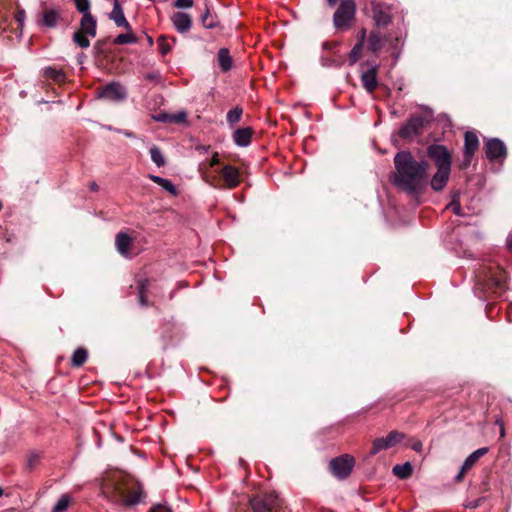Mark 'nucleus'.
Returning a JSON list of instances; mask_svg holds the SVG:
<instances>
[{
	"label": "nucleus",
	"instance_id": "obj_9",
	"mask_svg": "<svg viewBox=\"0 0 512 512\" xmlns=\"http://www.w3.org/2000/svg\"><path fill=\"white\" fill-rule=\"evenodd\" d=\"M486 156L490 161L504 159L507 154V149L503 141L498 138L490 139L486 145Z\"/></svg>",
	"mask_w": 512,
	"mask_h": 512
},
{
	"label": "nucleus",
	"instance_id": "obj_59",
	"mask_svg": "<svg viewBox=\"0 0 512 512\" xmlns=\"http://www.w3.org/2000/svg\"><path fill=\"white\" fill-rule=\"evenodd\" d=\"M3 495V490L2 488L0 487V497Z\"/></svg>",
	"mask_w": 512,
	"mask_h": 512
},
{
	"label": "nucleus",
	"instance_id": "obj_25",
	"mask_svg": "<svg viewBox=\"0 0 512 512\" xmlns=\"http://www.w3.org/2000/svg\"><path fill=\"white\" fill-rule=\"evenodd\" d=\"M148 178L150 180H152L154 183L158 184L161 188H163L170 194H172V195L177 194V189H176L175 185L170 180H168L166 178H162L160 176L153 175V174H149Z\"/></svg>",
	"mask_w": 512,
	"mask_h": 512
},
{
	"label": "nucleus",
	"instance_id": "obj_1",
	"mask_svg": "<svg viewBox=\"0 0 512 512\" xmlns=\"http://www.w3.org/2000/svg\"><path fill=\"white\" fill-rule=\"evenodd\" d=\"M395 172L392 184L409 195H419L428 184V162L416 160L410 151H399L394 156Z\"/></svg>",
	"mask_w": 512,
	"mask_h": 512
},
{
	"label": "nucleus",
	"instance_id": "obj_58",
	"mask_svg": "<svg viewBox=\"0 0 512 512\" xmlns=\"http://www.w3.org/2000/svg\"><path fill=\"white\" fill-rule=\"evenodd\" d=\"M83 57H84V54H81V55L79 56V58H80V59H78V62H81V60H83Z\"/></svg>",
	"mask_w": 512,
	"mask_h": 512
},
{
	"label": "nucleus",
	"instance_id": "obj_13",
	"mask_svg": "<svg viewBox=\"0 0 512 512\" xmlns=\"http://www.w3.org/2000/svg\"><path fill=\"white\" fill-rule=\"evenodd\" d=\"M451 174V168H437L436 173L430 180L432 190L439 192L446 186Z\"/></svg>",
	"mask_w": 512,
	"mask_h": 512
},
{
	"label": "nucleus",
	"instance_id": "obj_54",
	"mask_svg": "<svg viewBox=\"0 0 512 512\" xmlns=\"http://www.w3.org/2000/svg\"><path fill=\"white\" fill-rule=\"evenodd\" d=\"M338 0H327L328 4L330 6H334L337 3Z\"/></svg>",
	"mask_w": 512,
	"mask_h": 512
},
{
	"label": "nucleus",
	"instance_id": "obj_53",
	"mask_svg": "<svg viewBox=\"0 0 512 512\" xmlns=\"http://www.w3.org/2000/svg\"><path fill=\"white\" fill-rule=\"evenodd\" d=\"M90 189H91L92 191H98V185H97L95 182H93V183H91V185H90Z\"/></svg>",
	"mask_w": 512,
	"mask_h": 512
},
{
	"label": "nucleus",
	"instance_id": "obj_21",
	"mask_svg": "<svg viewBox=\"0 0 512 512\" xmlns=\"http://www.w3.org/2000/svg\"><path fill=\"white\" fill-rule=\"evenodd\" d=\"M253 130L250 127L240 128L234 131L232 137L234 143L239 147H247L251 143Z\"/></svg>",
	"mask_w": 512,
	"mask_h": 512
},
{
	"label": "nucleus",
	"instance_id": "obj_56",
	"mask_svg": "<svg viewBox=\"0 0 512 512\" xmlns=\"http://www.w3.org/2000/svg\"><path fill=\"white\" fill-rule=\"evenodd\" d=\"M83 57H84V54H81V55L79 56V58H80V59H78V62H81V60H83Z\"/></svg>",
	"mask_w": 512,
	"mask_h": 512
},
{
	"label": "nucleus",
	"instance_id": "obj_22",
	"mask_svg": "<svg viewBox=\"0 0 512 512\" xmlns=\"http://www.w3.org/2000/svg\"><path fill=\"white\" fill-rule=\"evenodd\" d=\"M385 44V39L380 35L379 31L373 30L368 37V49L377 54Z\"/></svg>",
	"mask_w": 512,
	"mask_h": 512
},
{
	"label": "nucleus",
	"instance_id": "obj_55",
	"mask_svg": "<svg viewBox=\"0 0 512 512\" xmlns=\"http://www.w3.org/2000/svg\"><path fill=\"white\" fill-rule=\"evenodd\" d=\"M507 245L510 249H512V237L508 239Z\"/></svg>",
	"mask_w": 512,
	"mask_h": 512
},
{
	"label": "nucleus",
	"instance_id": "obj_43",
	"mask_svg": "<svg viewBox=\"0 0 512 512\" xmlns=\"http://www.w3.org/2000/svg\"><path fill=\"white\" fill-rule=\"evenodd\" d=\"M472 157H473L472 154H465V152H464L463 153V160L460 163V168L461 169H467L470 166L471 162H472Z\"/></svg>",
	"mask_w": 512,
	"mask_h": 512
},
{
	"label": "nucleus",
	"instance_id": "obj_28",
	"mask_svg": "<svg viewBox=\"0 0 512 512\" xmlns=\"http://www.w3.org/2000/svg\"><path fill=\"white\" fill-rule=\"evenodd\" d=\"M87 358H88L87 350L84 348H78L74 351V353L72 355V359H71L72 365L75 367H80L86 362Z\"/></svg>",
	"mask_w": 512,
	"mask_h": 512
},
{
	"label": "nucleus",
	"instance_id": "obj_38",
	"mask_svg": "<svg viewBox=\"0 0 512 512\" xmlns=\"http://www.w3.org/2000/svg\"><path fill=\"white\" fill-rule=\"evenodd\" d=\"M148 287V280H142L139 282L138 290H139V303L141 306L146 307L148 306V300L146 298V290Z\"/></svg>",
	"mask_w": 512,
	"mask_h": 512
},
{
	"label": "nucleus",
	"instance_id": "obj_60",
	"mask_svg": "<svg viewBox=\"0 0 512 512\" xmlns=\"http://www.w3.org/2000/svg\"><path fill=\"white\" fill-rule=\"evenodd\" d=\"M173 296H174V292H171V294H170V299H172V298H173Z\"/></svg>",
	"mask_w": 512,
	"mask_h": 512
},
{
	"label": "nucleus",
	"instance_id": "obj_31",
	"mask_svg": "<svg viewBox=\"0 0 512 512\" xmlns=\"http://www.w3.org/2000/svg\"><path fill=\"white\" fill-rule=\"evenodd\" d=\"M44 75L47 78L53 79L54 81H57V82H61L65 78V75H64V73L61 70L56 69V68L51 67V66L46 67L44 69Z\"/></svg>",
	"mask_w": 512,
	"mask_h": 512
},
{
	"label": "nucleus",
	"instance_id": "obj_26",
	"mask_svg": "<svg viewBox=\"0 0 512 512\" xmlns=\"http://www.w3.org/2000/svg\"><path fill=\"white\" fill-rule=\"evenodd\" d=\"M488 452V448L487 447H482V448H479L477 450H475L473 453H471L464 461L463 463V466H464V470H469L471 469L475 464L476 462L482 457L484 456L486 453Z\"/></svg>",
	"mask_w": 512,
	"mask_h": 512
},
{
	"label": "nucleus",
	"instance_id": "obj_33",
	"mask_svg": "<svg viewBox=\"0 0 512 512\" xmlns=\"http://www.w3.org/2000/svg\"><path fill=\"white\" fill-rule=\"evenodd\" d=\"M136 42L137 38L131 33V31H128V33L125 34H119L114 39V43L117 45L134 44Z\"/></svg>",
	"mask_w": 512,
	"mask_h": 512
},
{
	"label": "nucleus",
	"instance_id": "obj_48",
	"mask_svg": "<svg viewBox=\"0 0 512 512\" xmlns=\"http://www.w3.org/2000/svg\"><path fill=\"white\" fill-rule=\"evenodd\" d=\"M358 37H359V39H358L357 43H361L363 45L365 37H366V29H364V28L361 29V31L359 32Z\"/></svg>",
	"mask_w": 512,
	"mask_h": 512
},
{
	"label": "nucleus",
	"instance_id": "obj_24",
	"mask_svg": "<svg viewBox=\"0 0 512 512\" xmlns=\"http://www.w3.org/2000/svg\"><path fill=\"white\" fill-rule=\"evenodd\" d=\"M218 65L221 71L227 72L232 68V58L227 48H221L217 54Z\"/></svg>",
	"mask_w": 512,
	"mask_h": 512
},
{
	"label": "nucleus",
	"instance_id": "obj_23",
	"mask_svg": "<svg viewBox=\"0 0 512 512\" xmlns=\"http://www.w3.org/2000/svg\"><path fill=\"white\" fill-rule=\"evenodd\" d=\"M479 140L474 132L468 131L465 133L464 138V152L465 154H472L478 150Z\"/></svg>",
	"mask_w": 512,
	"mask_h": 512
},
{
	"label": "nucleus",
	"instance_id": "obj_7",
	"mask_svg": "<svg viewBox=\"0 0 512 512\" xmlns=\"http://www.w3.org/2000/svg\"><path fill=\"white\" fill-rule=\"evenodd\" d=\"M427 155L435 162L437 168H451L452 157L444 145H430L427 148Z\"/></svg>",
	"mask_w": 512,
	"mask_h": 512
},
{
	"label": "nucleus",
	"instance_id": "obj_3",
	"mask_svg": "<svg viewBox=\"0 0 512 512\" xmlns=\"http://www.w3.org/2000/svg\"><path fill=\"white\" fill-rule=\"evenodd\" d=\"M477 278L479 283L489 288L502 290L505 287L503 272L498 266H483L478 272Z\"/></svg>",
	"mask_w": 512,
	"mask_h": 512
},
{
	"label": "nucleus",
	"instance_id": "obj_51",
	"mask_svg": "<svg viewBox=\"0 0 512 512\" xmlns=\"http://www.w3.org/2000/svg\"><path fill=\"white\" fill-rule=\"evenodd\" d=\"M24 19H25V11H23V10H22V11H19V12L17 13V20H18L20 23H22V22L24 21Z\"/></svg>",
	"mask_w": 512,
	"mask_h": 512
},
{
	"label": "nucleus",
	"instance_id": "obj_41",
	"mask_svg": "<svg viewBox=\"0 0 512 512\" xmlns=\"http://www.w3.org/2000/svg\"><path fill=\"white\" fill-rule=\"evenodd\" d=\"M447 209H450L454 214L461 216L462 215V208L460 205V202L453 198V200L447 205Z\"/></svg>",
	"mask_w": 512,
	"mask_h": 512
},
{
	"label": "nucleus",
	"instance_id": "obj_49",
	"mask_svg": "<svg viewBox=\"0 0 512 512\" xmlns=\"http://www.w3.org/2000/svg\"><path fill=\"white\" fill-rule=\"evenodd\" d=\"M466 471L467 470H464V466L462 465L459 473L455 476V480L458 481V482L461 481L463 479L464 474L466 473Z\"/></svg>",
	"mask_w": 512,
	"mask_h": 512
},
{
	"label": "nucleus",
	"instance_id": "obj_42",
	"mask_svg": "<svg viewBox=\"0 0 512 512\" xmlns=\"http://www.w3.org/2000/svg\"><path fill=\"white\" fill-rule=\"evenodd\" d=\"M194 4L193 0H175L173 6L178 9L191 8Z\"/></svg>",
	"mask_w": 512,
	"mask_h": 512
},
{
	"label": "nucleus",
	"instance_id": "obj_47",
	"mask_svg": "<svg viewBox=\"0 0 512 512\" xmlns=\"http://www.w3.org/2000/svg\"><path fill=\"white\" fill-rule=\"evenodd\" d=\"M219 164V158H218V153H214V155L212 156L210 162H209V165L211 167L213 166H216Z\"/></svg>",
	"mask_w": 512,
	"mask_h": 512
},
{
	"label": "nucleus",
	"instance_id": "obj_57",
	"mask_svg": "<svg viewBox=\"0 0 512 512\" xmlns=\"http://www.w3.org/2000/svg\"><path fill=\"white\" fill-rule=\"evenodd\" d=\"M83 57H84V54H81V55L79 56V58H80V59H78V62H81V60H83Z\"/></svg>",
	"mask_w": 512,
	"mask_h": 512
},
{
	"label": "nucleus",
	"instance_id": "obj_44",
	"mask_svg": "<svg viewBox=\"0 0 512 512\" xmlns=\"http://www.w3.org/2000/svg\"><path fill=\"white\" fill-rule=\"evenodd\" d=\"M148 512H172L169 507L164 504L153 505Z\"/></svg>",
	"mask_w": 512,
	"mask_h": 512
},
{
	"label": "nucleus",
	"instance_id": "obj_45",
	"mask_svg": "<svg viewBox=\"0 0 512 512\" xmlns=\"http://www.w3.org/2000/svg\"><path fill=\"white\" fill-rule=\"evenodd\" d=\"M481 501H482V498H479V499H476V500L467 501L464 504V506L467 509H475V508L480 506Z\"/></svg>",
	"mask_w": 512,
	"mask_h": 512
},
{
	"label": "nucleus",
	"instance_id": "obj_8",
	"mask_svg": "<svg viewBox=\"0 0 512 512\" xmlns=\"http://www.w3.org/2000/svg\"><path fill=\"white\" fill-rule=\"evenodd\" d=\"M405 435L398 431H391L386 437L376 438L372 443L370 455L374 456L382 450H387L400 443Z\"/></svg>",
	"mask_w": 512,
	"mask_h": 512
},
{
	"label": "nucleus",
	"instance_id": "obj_11",
	"mask_svg": "<svg viewBox=\"0 0 512 512\" xmlns=\"http://www.w3.org/2000/svg\"><path fill=\"white\" fill-rule=\"evenodd\" d=\"M61 8L45 7L41 13L39 24L46 28H55L61 19Z\"/></svg>",
	"mask_w": 512,
	"mask_h": 512
},
{
	"label": "nucleus",
	"instance_id": "obj_46",
	"mask_svg": "<svg viewBox=\"0 0 512 512\" xmlns=\"http://www.w3.org/2000/svg\"><path fill=\"white\" fill-rule=\"evenodd\" d=\"M409 446L411 447V449L419 453L422 451L423 448L422 442L419 440H412Z\"/></svg>",
	"mask_w": 512,
	"mask_h": 512
},
{
	"label": "nucleus",
	"instance_id": "obj_14",
	"mask_svg": "<svg viewBox=\"0 0 512 512\" xmlns=\"http://www.w3.org/2000/svg\"><path fill=\"white\" fill-rule=\"evenodd\" d=\"M377 65H372L368 70L361 73V82L368 93H373L378 86Z\"/></svg>",
	"mask_w": 512,
	"mask_h": 512
},
{
	"label": "nucleus",
	"instance_id": "obj_36",
	"mask_svg": "<svg viewBox=\"0 0 512 512\" xmlns=\"http://www.w3.org/2000/svg\"><path fill=\"white\" fill-rule=\"evenodd\" d=\"M363 45L361 43H356L349 53V64L354 65L361 57Z\"/></svg>",
	"mask_w": 512,
	"mask_h": 512
},
{
	"label": "nucleus",
	"instance_id": "obj_19",
	"mask_svg": "<svg viewBox=\"0 0 512 512\" xmlns=\"http://www.w3.org/2000/svg\"><path fill=\"white\" fill-rule=\"evenodd\" d=\"M132 244L131 237L124 232H120L116 235L115 245L117 251L124 257H131L132 253L129 251V247Z\"/></svg>",
	"mask_w": 512,
	"mask_h": 512
},
{
	"label": "nucleus",
	"instance_id": "obj_18",
	"mask_svg": "<svg viewBox=\"0 0 512 512\" xmlns=\"http://www.w3.org/2000/svg\"><path fill=\"white\" fill-rule=\"evenodd\" d=\"M373 19L378 27H385L390 23L391 15L384 5L376 4L373 6Z\"/></svg>",
	"mask_w": 512,
	"mask_h": 512
},
{
	"label": "nucleus",
	"instance_id": "obj_29",
	"mask_svg": "<svg viewBox=\"0 0 512 512\" xmlns=\"http://www.w3.org/2000/svg\"><path fill=\"white\" fill-rule=\"evenodd\" d=\"M150 156H151V160L158 166V167H163L165 166L166 164V160H165V157L163 156L161 150L153 145L150 150Z\"/></svg>",
	"mask_w": 512,
	"mask_h": 512
},
{
	"label": "nucleus",
	"instance_id": "obj_15",
	"mask_svg": "<svg viewBox=\"0 0 512 512\" xmlns=\"http://www.w3.org/2000/svg\"><path fill=\"white\" fill-rule=\"evenodd\" d=\"M225 185L229 189L237 187L240 183L239 170L232 165H224L221 171Z\"/></svg>",
	"mask_w": 512,
	"mask_h": 512
},
{
	"label": "nucleus",
	"instance_id": "obj_35",
	"mask_svg": "<svg viewBox=\"0 0 512 512\" xmlns=\"http://www.w3.org/2000/svg\"><path fill=\"white\" fill-rule=\"evenodd\" d=\"M157 44H158V49H159V52L164 56V55H167L171 49H172V45L169 43V38L165 35H161L158 39H157Z\"/></svg>",
	"mask_w": 512,
	"mask_h": 512
},
{
	"label": "nucleus",
	"instance_id": "obj_16",
	"mask_svg": "<svg viewBox=\"0 0 512 512\" xmlns=\"http://www.w3.org/2000/svg\"><path fill=\"white\" fill-rule=\"evenodd\" d=\"M171 22L179 33H186L192 27V18L185 12H175L171 16Z\"/></svg>",
	"mask_w": 512,
	"mask_h": 512
},
{
	"label": "nucleus",
	"instance_id": "obj_39",
	"mask_svg": "<svg viewBox=\"0 0 512 512\" xmlns=\"http://www.w3.org/2000/svg\"><path fill=\"white\" fill-rule=\"evenodd\" d=\"M77 10L83 15L90 13V1L89 0H74Z\"/></svg>",
	"mask_w": 512,
	"mask_h": 512
},
{
	"label": "nucleus",
	"instance_id": "obj_5",
	"mask_svg": "<svg viewBox=\"0 0 512 512\" xmlns=\"http://www.w3.org/2000/svg\"><path fill=\"white\" fill-rule=\"evenodd\" d=\"M253 512H275L279 506V498L275 493L257 495L250 500Z\"/></svg>",
	"mask_w": 512,
	"mask_h": 512
},
{
	"label": "nucleus",
	"instance_id": "obj_4",
	"mask_svg": "<svg viewBox=\"0 0 512 512\" xmlns=\"http://www.w3.org/2000/svg\"><path fill=\"white\" fill-rule=\"evenodd\" d=\"M356 6L353 0H342L334 13L333 23L337 29L347 28L355 15Z\"/></svg>",
	"mask_w": 512,
	"mask_h": 512
},
{
	"label": "nucleus",
	"instance_id": "obj_52",
	"mask_svg": "<svg viewBox=\"0 0 512 512\" xmlns=\"http://www.w3.org/2000/svg\"><path fill=\"white\" fill-rule=\"evenodd\" d=\"M126 137L133 138L134 134L130 131H123L122 132Z\"/></svg>",
	"mask_w": 512,
	"mask_h": 512
},
{
	"label": "nucleus",
	"instance_id": "obj_34",
	"mask_svg": "<svg viewBox=\"0 0 512 512\" xmlns=\"http://www.w3.org/2000/svg\"><path fill=\"white\" fill-rule=\"evenodd\" d=\"M201 23L205 28L212 29L217 26V19L214 15H212L209 10H206L205 13L201 16Z\"/></svg>",
	"mask_w": 512,
	"mask_h": 512
},
{
	"label": "nucleus",
	"instance_id": "obj_37",
	"mask_svg": "<svg viewBox=\"0 0 512 512\" xmlns=\"http://www.w3.org/2000/svg\"><path fill=\"white\" fill-rule=\"evenodd\" d=\"M73 41L79 47L84 48V49L88 48L90 46V41L87 38L86 34L80 32V31H76L73 34Z\"/></svg>",
	"mask_w": 512,
	"mask_h": 512
},
{
	"label": "nucleus",
	"instance_id": "obj_6",
	"mask_svg": "<svg viewBox=\"0 0 512 512\" xmlns=\"http://www.w3.org/2000/svg\"><path fill=\"white\" fill-rule=\"evenodd\" d=\"M354 458L345 454L339 457H336L330 461L329 467L332 474L339 478L345 479L348 477L354 467Z\"/></svg>",
	"mask_w": 512,
	"mask_h": 512
},
{
	"label": "nucleus",
	"instance_id": "obj_50",
	"mask_svg": "<svg viewBox=\"0 0 512 512\" xmlns=\"http://www.w3.org/2000/svg\"><path fill=\"white\" fill-rule=\"evenodd\" d=\"M496 423L500 426V436L504 437L505 436V429H504L503 422L501 420H497Z\"/></svg>",
	"mask_w": 512,
	"mask_h": 512
},
{
	"label": "nucleus",
	"instance_id": "obj_32",
	"mask_svg": "<svg viewBox=\"0 0 512 512\" xmlns=\"http://www.w3.org/2000/svg\"><path fill=\"white\" fill-rule=\"evenodd\" d=\"M242 114H243V110H242V108H240L238 106L231 109L227 113V116H226V119H227V122L229 123V125L233 126L236 123H238L241 119Z\"/></svg>",
	"mask_w": 512,
	"mask_h": 512
},
{
	"label": "nucleus",
	"instance_id": "obj_2",
	"mask_svg": "<svg viewBox=\"0 0 512 512\" xmlns=\"http://www.w3.org/2000/svg\"><path fill=\"white\" fill-rule=\"evenodd\" d=\"M102 492L112 504L128 509L139 504L145 497L143 485L133 479H123L104 485Z\"/></svg>",
	"mask_w": 512,
	"mask_h": 512
},
{
	"label": "nucleus",
	"instance_id": "obj_40",
	"mask_svg": "<svg viewBox=\"0 0 512 512\" xmlns=\"http://www.w3.org/2000/svg\"><path fill=\"white\" fill-rule=\"evenodd\" d=\"M39 461H40L39 454L34 453V452L30 453L27 456L26 468L29 469V470L34 469L38 465Z\"/></svg>",
	"mask_w": 512,
	"mask_h": 512
},
{
	"label": "nucleus",
	"instance_id": "obj_12",
	"mask_svg": "<svg viewBox=\"0 0 512 512\" xmlns=\"http://www.w3.org/2000/svg\"><path fill=\"white\" fill-rule=\"evenodd\" d=\"M422 126L423 119L421 117H412L401 127L399 135L404 139L411 138L420 133Z\"/></svg>",
	"mask_w": 512,
	"mask_h": 512
},
{
	"label": "nucleus",
	"instance_id": "obj_30",
	"mask_svg": "<svg viewBox=\"0 0 512 512\" xmlns=\"http://www.w3.org/2000/svg\"><path fill=\"white\" fill-rule=\"evenodd\" d=\"M71 498L68 494H63L52 508V512H65L70 504Z\"/></svg>",
	"mask_w": 512,
	"mask_h": 512
},
{
	"label": "nucleus",
	"instance_id": "obj_17",
	"mask_svg": "<svg viewBox=\"0 0 512 512\" xmlns=\"http://www.w3.org/2000/svg\"><path fill=\"white\" fill-rule=\"evenodd\" d=\"M109 18L114 21L115 25L118 27H123L127 31H132V27L125 18L123 9L120 5L119 0H114L113 9L109 14Z\"/></svg>",
	"mask_w": 512,
	"mask_h": 512
},
{
	"label": "nucleus",
	"instance_id": "obj_20",
	"mask_svg": "<svg viewBox=\"0 0 512 512\" xmlns=\"http://www.w3.org/2000/svg\"><path fill=\"white\" fill-rule=\"evenodd\" d=\"M80 32L95 37L97 33V20L92 14L83 15L80 21Z\"/></svg>",
	"mask_w": 512,
	"mask_h": 512
},
{
	"label": "nucleus",
	"instance_id": "obj_27",
	"mask_svg": "<svg viewBox=\"0 0 512 512\" xmlns=\"http://www.w3.org/2000/svg\"><path fill=\"white\" fill-rule=\"evenodd\" d=\"M393 473L400 479H407L413 471L411 463L397 464L392 469Z\"/></svg>",
	"mask_w": 512,
	"mask_h": 512
},
{
	"label": "nucleus",
	"instance_id": "obj_10",
	"mask_svg": "<svg viewBox=\"0 0 512 512\" xmlns=\"http://www.w3.org/2000/svg\"><path fill=\"white\" fill-rule=\"evenodd\" d=\"M99 97L113 101H121L127 97V92L123 85L117 82H112L103 88Z\"/></svg>",
	"mask_w": 512,
	"mask_h": 512
}]
</instances>
